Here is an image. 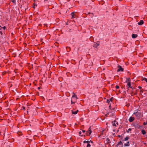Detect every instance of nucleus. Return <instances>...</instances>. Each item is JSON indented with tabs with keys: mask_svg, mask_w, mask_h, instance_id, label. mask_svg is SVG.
<instances>
[{
	"mask_svg": "<svg viewBox=\"0 0 147 147\" xmlns=\"http://www.w3.org/2000/svg\"><path fill=\"white\" fill-rule=\"evenodd\" d=\"M147 124V123H146V122H144V125H146Z\"/></svg>",
	"mask_w": 147,
	"mask_h": 147,
	"instance_id": "obj_28",
	"label": "nucleus"
},
{
	"mask_svg": "<svg viewBox=\"0 0 147 147\" xmlns=\"http://www.w3.org/2000/svg\"><path fill=\"white\" fill-rule=\"evenodd\" d=\"M129 138L128 137H126L124 138V141H127V140Z\"/></svg>",
	"mask_w": 147,
	"mask_h": 147,
	"instance_id": "obj_14",
	"label": "nucleus"
},
{
	"mask_svg": "<svg viewBox=\"0 0 147 147\" xmlns=\"http://www.w3.org/2000/svg\"><path fill=\"white\" fill-rule=\"evenodd\" d=\"M126 79L127 80L126 81V82H127L128 81H129L130 80L129 78H127Z\"/></svg>",
	"mask_w": 147,
	"mask_h": 147,
	"instance_id": "obj_17",
	"label": "nucleus"
},
{
	"mask_svg": "<svg viewBox=\"0 0 147 147\" xmlns=\"http://www.w3.org/2000/svg\"><path fill=\"white\" fill-rule=\"evenodd\" d=\"M86 143V141H85V140L84 141V143Z\"/></svg>",
	"mask_w": 147,
	"mask_h": 147,
	"instance_id": "obj_30",
	"label": "nucleus"
},
{
	"mask_svg": "<svg viewBox=\"0 0 147 147\" xmlns=\"http://www.w3.org/2000/svg\"><path fill=\"white\" fill-rule=\"evenodd\" d=\"M78 112V110H77L76 111H74V110H72L71 112L73 114H76Z\"/></svg>",
	"mask_w": 147,
	"mask_h": 147,
	"instance_id": "obj_4",
	"label": "nucleus"
},
{
	"mask_svg": "<svg viewBox=\"0 0 147 147\" xmlns=\"http://www.w3.org/2000/svg\"><path fill=\"white\" fill-rule=\"evenodd\" d=\"M140 127H142V126H140Z\"/></svg>",
	"mask_w": 147,
	"mask_h": 147,
	"instance_id": "obj_45",
	"label": "nucleus"
},
{
	"mask_svg": "<svg viewBox=\"0 0 147 147\" xmlns=\"http://www.w3.org/2000/svg\"><path fill=\"white\" fill-rule=\"evenodd\" d=\"M120 145L121 146L120 147H123V144L121 141H120L119 142H118V144L117 145V146H119Z\"/></svg>",
	"mask_w": 147,
	"mask_h": 147,
	"instance_id": "obj_3",
	"label": "nucleus"
},
{
	"mask_svg": "<svg viewBox=\"0 0 147 147\" xmlns=\"http://www.w3.org/2000/svg\"><path fill=\"white\" fill-rule=\"evenodd\" d=\"M110 102V101L109 100V99H107V102L108 103H109V102Z\"/></svg>",
	"mask_w": 147,
	"mask_h": 147,
	"instance_id": "obj_26",
	"label": "nucleus"
},
{
	"mask_svg": "<svg viewBox=\"0 0 147 147\" xmlns=\"http://www.w3.org/2000/svg\"><path fill=\"white\" fill-rule=\"evenodd\" d=\"M113 99V97H112L111 98H110L109 100H110V101H112V100Z\"/></svg>",
	"mask_w": 147,
	"mask_h": 147,
	"instance_id": "obj_23",
	"label": "nucleus"
},
{
	"mask_svg": "<svg viewBox=\"0 0 147 147\" xmlns=\"http://www.w3.org/2000/svg\"><path fill=\"white\" fill-rule=\"evenodd\" d=\"M60 0H59V1Z\"/></svg>",
	"mask_w": 147,
	"mask_h": 147,
	"instance_id": "obj_47",
	"label": "nucleus"
},
{
	"mask_svg": "<svg viewBox=\"0 0 147 147\" xmlns=\"http://www.w3.org/2000/svg\"><path fill=\"white\" fill-rule=\"evenodd\" d=\"M107 115H107V114H106V115H105V116H106V117H107Z\"/></svg>",
	"mask_w": 147,
	"mask_h": 147,
	"instance_id": "obj_38",
	"label": "nucleus"
},
{
	"mask_svg": "<svg viewBox=\"0 0 147 147\" xmlns=\"http://www.w3.org/2000/svg\"><path fill=\"white\" fill-rule=\"evenodd\" d=\"M134 114H135L136 115H137V112H136V113H134Z\"/></svg>",
	"mask_w": 147,
	"mask_h": 147,
	"instance_id": "obj_36",
	"label": "nucleus"
},
{
	"mask_svg": "<svg viewBox=\"0 0 147 147\" xmlns=\"http://www.w3.org/2000/svg\"><path fill=\"white\" fill-rule=\"evenodd\" d=\"M90 142H91V143H93V142L91 140H90V141L88 140L86 141V143L88 144H89Z\"/></svg>",
	"mask_w": 147,
	"mask_h": 147,
	"instance_id": "obj_15",
	"label": "nucleus"
},
{
	"mask_svg": "<svg viewBox=\"0 0 147 147\" xmlns=\"http://www.w3.org/2000/svg\"><path fill=\"white\" fill-rule=\"evenodd\" d=\"M134 119V118L133 117H131L129 119V122H131Z\"/></svg>",
	"mask_w": 147,
	"mask_h": 147,
	"instance_id": "obj_6",
	"label": "nucleus"
},
{
	"mask_svg": "<svg viewBox=\"0 0 147 147\" xmlns=\"http://www.w3.org/2000/svg\"><path fill=\"white\" fill-rule=\"evenodd\" d=\"M146 123H147V122H146Z\"/></svg>",
	"mask_w": 147,
	"mask_h": 147,
	"instance_id": "obj_46",
	"label": "nucleus"
},
{
	"mask_svg": "<svg viewBox=\"0 0 147 147\" xmlns=\"http://www.w3.org/2000/svg\"><path fill=\"white\" fill-rule=\"evenodd\" d=\"M67 47V48H68L69 49H70V48L69 47Z\"/></svg>",
	"mask_w": 147,
	"mask_h": 147,
	"instance_id": "obj_41",
	"label": "nucleus"
},
{
	"mask_svg": "<svg viewBox=\"0 0 147 147\" xmlns=\"http://www.w3.org/2000/svg\"><path fill=\"white\" fill-rule=\"evenodd\" d=\"M82 132H85V130H82Z\"/></svg>",
	"mask_w": 147,
	"mask_h": 147,
	"instance_id": "obj_34",
	"label": "nucleus"
},
{
	"mask_svg": "<svg viewBox=\"0 0 147 147\" xmlns=\"http://www.w3.org/2000/svg\"><path fill=\"white\" fill-rule=\"evenodd\" d=\"M75 97L76 98V99L78 98H77L75 94H74V95L72 96V99H75Z\"/></svg>",
	"mask_w": 147,
	"mask_h": 147,
	"instance_id": "obj_9",
	"label": "nucleus"
},
{
	"mask_svg": "<svg viewBox=\"0 0 147 147\" xmlns=\"http://www.w3.org/2000/svg\"><path fill=\"white\" fill-rule=\"evenodd\" d=\"M72 100H74V99H71V104H73L75 102H73L72 101Z\"/></svg>",
	"mask_w": 147,
	"mask_h": 147,
	"instance_id": "obj_18",
	"label": "nucleus"
},
{
	"mask_svg": "<svg viewBox=\"0 0 147 147\" xmlns=\"http://www.w3.org/2000/svg\"><path fill=\"white\" fill-rule=\"evenodd\" d=\"M118 69L117 70V71L119 72L120 71H123V68L121 67V66L120 65H118Z\"/></svg>",
	"mask_w": 147,
	"mask_h": 147,
	"instance_id": "obj_2",
	"label": "nucleus"
},
{
	"mask_svg": "<svg viewBox=\"0 0 147 147\" xmlns=\"http://www.w3.org/2000/svg\"><path fill=\"white\" fill-rule=\"evenodd\" d=\"M143 80H145L146 82H147V78H143Z\"/></svg>",
	"mask_w": 147,
	"mask_h": 147,
	"instance_id": "obj_16",
	"label": "nucleus"
},
{
	"mask_svg": "<svg viewBox=\"0 0 147 147\" xmlns=\"http://www.w3.org/2000/svg\"><path fill=\"white\" fill-rule=\"evenodd\" d=\"M90 145L89 144H88L87 146V147H90Z\"/></svg>",
	"mask_w": 147,
	"mask_h": 147,
	"instance_id": "obj_24",
	"label": "nucleus"
},
{
	"mask_svg": "<svg viewBox=\"0 0 147 147\" xmlns=\"http://www.w3.org/2000/svg\"><path fill=\"white\" fill-rule=\"evenodd\" d=\"M75 12H73L72 13H71V16H74V13Z\"/></svg>",
	"mask_w": 147,
	"mask_h": 147,
	"instance_id": "obj_25",
	"label": "nucleus"
},
{
	"mask_svg": "<svg viewBox=\"0 0 147 147\" xmlns=\"http://www.w3.org/2000/svg\"><path fill=\"white\" fill-rule=\"evenodd\" d=\"M131 128H129L128 129V130L127 131V133H129V131H130L131 130Z\"/></svg>",
	"mask_w": 147,
	"mask_h": 147,
	"instance_id": "obj_19",
	"label": "nucleus"
},
{
	"mask_svg": "<svg viewBox=\"0 0 147 147\" xmlns=\"http://www.w3.org/2000/svg\"><path fill=\"white\" fill-rule=\"evenodd\" d=\"M125 146H129V142H127L126 143L124 144Z\"/></svg>",
	"mask_w": 147,
	"mask_h": 147,
	"instance_id": "obj_11",
	"label": "nucleus"
},
{
	"mask_svg": "<svg viewBox=\"0 0 147 147\" xmlns=\"http://www.w3.org/2000/svg\"><path fill=\"white\" fill-rule=\"evenodd\" d=\"M127 85L129 86V87L132 88V89H133L131 86V84L130 82H128L127 83Z\"/></svg>",
	"mask_w": 147,
	"mask_h": 147,
	"instance_id": "obj_10",
	"label": "nucleus"
},
{
	"mask_svg": "<svg viewBox=\"0 0 147 147\" xmlns=\"http://www.w3.org/2000/svg\"><path fill=\"white\" fill-rule=\"evenodd\" d=\"M72 16V18H74V16Z\"/></svg>",
	"mask_w": 147,
	"mask_h": 147,
	"instance_id": "obj_35",
	"label": "nucleus"
},
{
	"mask_svg": "<svg viewBox=\"0 0 147 147\" xmlns=\"http://www.w3.org/2000/svg\"><path fill=\"white\" fill-rule=\"evenodd\" d=\"M23 110H24V109H25V107H23Z\"/></svg>",
	"mask_w": 147,
	"mask_h": 147,
	"instance_id": "obj_33",
	"label": "nucleus"
},
{
	"mask_svg": "<svg viewBox=\"0 0 147 147\" xmlns=\"http://www.w3.org/2000/svg\"><path fill=\"white\" fill-rule=\"evenodd\" d=\"M81 131H80L79 132V134H80H80H81Z\"/></svg>",
	"mask_w": 147,
	"mask_h": 147,
	"instance_id": "obj_39",
	"label": "nucleus"
},
{
	"mask_svg": "<svg viewBox=\"0 0 147 147\" xmlns=\"http://www.w3.org/2000/svg\"><path fill=\"white\" fill-rule=\"evenodd\" d=\"M109 108L110 109H111V106H110H110H109Z\"/></svg>",
	"mask_w": 147,
	"mask_h": 147,
	"instance_id": "obj_40",
	"label": "nucleus"
},
{
	"mask_svg": "<svg viewBox=\"0 0 147 147\" xmlns=\"http://www.w3.org/2000/svg\"><path fill=\"white\" fill-rule=\"evenodd\" d=\"M92 132V131H91V129H90V127L88 129V130L87 131L86 134V135L89 136L90 135Z\"/></svg>",
	"mask_w": 147,
	"mask_h": 147,
	"instance_id": "obj_1",
	"label": "nucleus"
},
{
	"mask_svg": "<svg viewBox=\"0 0 147 147\" xmlns=\"http://www.w3.org/2000/svg\"><path fill=\"white\" fill-rule=\"evenodd\" d=\"M141 132H142V133L143 135L145 134L146 133L145 131L143 129L142 130Z\"/></svg>",
	"mask_w": 147,
	"mask_h": 147,
	"instance_id": "obj_12",
	"label": "nucleus"
},
{
	"mask_svg": "<svg viewBox=\"0 0 147 147\" xmlns=\"http://www.w3.org/2000/svg\"><path fill=\"white\" fill-rule=\"evenodd\" d=\"M106 141L107 142V143H111V142L110 141V140L108 138H107L106 139Z\"/></svg>",
	"mask_w": 147,
	"mask_h": 147,
	"instance_id": "obj_13",
	"label": "nucleus"
},
{
	"mask_svg": "<svg viewBox=\"0 0 147 147\" xmlns=\"http://www.w3.org/2000/svg\"><path fill=\"white\" fill-rule=\"evenodd\" d=\"M115 123L113 124V125L114 126H116V124L115 123V121H114Z\"/></svg>",
	"mask_w": 147,
	"mask_h": 147,
	"instance_id": "obj_21",
	"label": "nucleus"
},
{
	"mask_svg": "<svg viewBox=\"0 0 147 147\" xmlns=\"http://www.w3.org/2000/svg\"><path fill=\"white\" fill-rule=\"evenodd\" d=\"M18 133L19 135H21V133L20 132H18Z\"/></svg>",
	"mask_w": 147,
	"mask_h": 147,
	"instance_id": "obj_20",
	"label": "nucleus"
},
{
	"mask_svg": "<svg viewBox=\"0 0 147 147\" xmlns=\"http://www.w3.org/2000/svg\"><path fill=\"white\" fill-rule=\"evenodd\" d=\"M115 88H116V89H117L119 88V86H118L117 85L116 86Z\"/></svg>",
	"mask_w": 147,
	"mask_h": 147,
	"instance_id": "obj_22",
	"label": "nucleus"
},
{
	"mask_svg": "<svg viewBox=\"0 0 147 147\" xmlns=\"http://www.w3.org/2000/svg\"><path fill=\"white\" fill-rule=\"evenodd\" d=\"M92 38V37H90V38Z\"/></svg>",
	"mask_w": 147,
	"mask_h": 147,
	"instance_id": "obj_44",
	"label": "nucleus"
},
{
	"mask_svg": "<svg viewBox=\"0 0 147 147\" xmlns=\"http://www.w3.org/2000/svg\"><path fill=\"white\" fill-rule=\"evenodd\" d=\"M99 45V43H96L94 45L93 47L96 48Z\"/></svg>",
	"mask_w": 147,
	"mask_h": 147,
	"instance_id": "obj_8",
	"label": "nucleus"
},
{
	"mask_svg": "<svg viewBox=\"0 0 147 147\" xmlns=\"http://www.w3.org/2000/svg\"><path fill=\"white\" fill-rule=\"evenodd\" d=\"M109 112H108V113H107V115H109Z\"/></svg>",
	"mask_w": 147,
	"mask_h": 147,
	"instance_id": "obj_37",
	"label": "nucleus"
},
{
	"mask_svg": "<svg viewBox=\"0 0 147 147\" xmlns=\"http://www.w3.org/2000/svg\"><path fill=\"white\" fill-rule=\"evenodd\" d=\"M138 36V35L136 34H133L132 35V37L133 38H135Z\"/></svg>",
	"mask_w": 147,
	"mask_h": 147,
	"instance_id": "obj_7",
	"label": "nucleus"
},
{
	"mask_svg": "<svg viewBox=\"0 0 147 147\" xmlns=\"http://www.w3.org/2000/svg\"><path fill=\"white\" fill-rule=\"evenodd\" d=\"M5 28H6V27L5 26H4L3 27V28L4 30H5Z\"/></svg>",
	"mask_w": 147,
	"mask_h": 147,
	"instance_id": "obj_31",
	"label": "nucleus"
},
{
	"mask_svg": "<svg viewBox=\"0 0 147 147\" xmlns=\"http://www.w3.org/2000/svg\"><path fill=\"white\" fill-rule=\"evenodd\" d=\"M111 115L112 116H114V113H112V114L111 115V117H112V116H111Z\"/></svg>",
	"mask_w": 147,
	"mask_h": 147,
	"instance_id": "obj_29",
	"label": "nucleus"
},
{
	"mask_svg": "<svg viewBox=\"0 0 147 147\" xmlns=\"http://www.w3.org/2000/svg\"><path fill=\"white\" fill-rule=\"evenodd\" d=\"M16 0H11V1L12 2L14 3L15 2Z\"/></svg>",
	"mask_w": 147,
	"mask_h": 147,
	"instance_id": "obj_27",
	"label": "nucleus"
},
{
	"mask_svg": "<svg viewBox=\"0 0 147 147\" xmlns=\"http://www.w3.org/2000/svg\"><path fill=\"white\" fill-rule=\"evenodd\" d=\"M38 89H39L40 88V87H38Z\"/></svg>",
	"mask_w": 147,
	"mask_h": 147,
	"instance_id": "obj_42",
	"label": "nucleus"
},
{
	"mask_svg": "<svg viewBox=\"0 0 147 147\" xmlns=\"http://www.w3.org/2000/svg\"><path fill=\"white\" fill-rule=\"evenodd\" d=\"M142 88V87H141V86H138V88H140H140Z\"/></svg>",
	"mask_w": 147,
	"mask_h": 147,
	"instance_id": "obj_32",
	"label": "nucleus"
},
{
	"mask_svg": "<svg viewBox=\"0 0 147 147\" xmlns=\"http://www.w3.org/2000/svg\"><path fill=\"white\" fill-rule=\"evenodd\" d=\"M33 7L34 8H35V7H34V6Z\"/></svg>",
	"mask_w": 147,
	"mask_h": 147,
	"instance_id": "obj_43",
	"label": "nucleus"
},
{
	"mask_svg": "<svg viewBox=\"0 0 147 147\" xmlns=\"http://www.w3.org/2000/svg\"><path fill=\"white\" fill-rule=\"evenodd\" d=\"M144 23V21L143 20H140V22L138 23V24L139 25H141L143 24Z\"/></svg>",
	"mask_w": 147,
	"mask_h": 147,
	"instance_id": "obj_5",
	"label": "nucleus"
}]
</instances>
